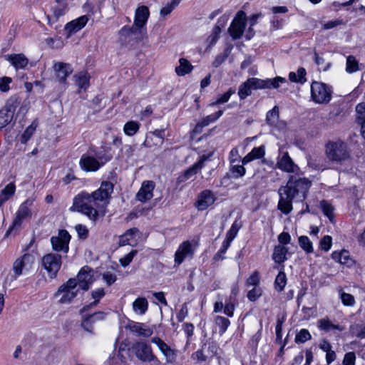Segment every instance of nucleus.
Returning a JSON list of instances; mask_svg holds the SVG:
<instances>
[{
	"mask_svg": "<svg viewBox=\"0 0 365 365\" xmlns=\"http://www.w3.org/2000/svg\"><path fill=\"white\" fill-rule=\"evenodd\" d=\"M113 190L112 182H103L100 187L91 194L82 192L76 196L71 210L84 214L95 222L98 220L100 210L108 203V200Z\"/></svg>",
	"mask_w": 365,
	"mask_h": 365,
	"instance_id": "1",
	"label": "nucleus"
},
{
	"mask_svg": "<svg viewBox=\"0 0 365 365\" xmlns=\"http://www.w3.org/2000/svg\"><path fill=\"white\" fill-rule=\"evenodd\" d=\"M311 184V181L305 178L291 175L286 185L281 186L278 190V209L285 215L290 213L294 202H300L306 198Z\"/></svg>",
	"mask_w": 365,
	"mask_h": 365,
	"instance_id": "2",
	"label": "nucleus"
},
{
	"mask_svg": "<svg viewBox=\"0 0 365 365\" xmlns=\"http://www.w3.org/2000/svg\"><path fill=\"white\" fill-rule=\"evenodd\" d=\"M326 155L329 160L336 163L347 160L351 157L346 143L340 139L327 143Z\"/></svg>",
	"mask_w": 365,
	"mask_h": 365,
	"instance_id": "3",
	"label": "nucleus"
},
{
	"mask_svg": "<svg viewBox=\"0 0 365 365\" xmlns=\"http://www.w3.org/2000/svg\"><path fill=\"white\" fill-rule=\"evenodd\" d=\"M33 200L27 199L25 202L21 204L16 213V216L11 225L6 231V237L9 235L14 229L19 227L24 220L31 217L32 213L30 207L33 205Z\"/></svg>",
	"mask_w": 365,
	"mask_h": 365,
	"instance_id": "4",
	"label": "nucleus"
},
{
	"mask_svg": "<svg viewBox=\"0 0 365 365\" xmlns=\"http://www.w3.org/2000/svg\"><path fill=\"white\" fill-rule=\"evenodd\" d=\"M146 34V29H142L133 23L132 26H124L118 32L119 39L121 42L129 43L133 40L139 41Z\"/></svg>",
	"mask_w": 365,
	"mask_h": 365,
	"instance_id": "5",
	"label": "nucleus"
},
{
	"mask_svg": "<svg viewBox=\"0 0 365 365\" xmlns=\"http://www.w3.org/2000/svg\"><path fill=\"white\" fill-rule=\"evenodd\" d=\"M311 95L314 102L327 103L331 100V91L325 83L314 81L311 86Z\"/></svg>",
	"mask_w": 365,
	"mask_h": 365,
	"instance_id": "6",
	"label": "nucleus"
},
{
	"mask_svg": "<svg viewBox=\"0 0 365 365\" xmlns=\"http://www.w3.org/2000/svg\"><path fill=\"white\" fill-rule=\"evenodd\" d=\"M135 356L143 362H159L158 358L153 352L151 346L145 341H137L132 346Z\"/></svg>",
	"mask_w": 365,
	"mask_h": 365,
	"instance_id": "7",
	"label": "nucleus"
},
{
	"mask_svg": "<svg viewBox=\"0 0 365 365\" xmlns=\"http://www.w3.org/2000/svg\"><path fill=\"white\" fill-rule=\"evenodd\" d=\"M76 278L69 279L66 283L59 287L56 295L62 294L59 299L61 304H68L76 297L78 289Z\"/></svg>",
	"mask_w": 365,
	"mask_h": 365,
	"instance_id": "8",
	"label": "nucleus"
},
{
	"mask_svg": "<svg viewBox=\"0 0 365 365\" xmlns=\"http://www.w3.org/2000/svg\"><path fill=\"white\" fill-rule=\"evenodd\" d=\"M247 23L246 14L243 11H239L236 14L228 29V33L232 38L236 40L242 37L244 34Z\"/></svg>",
	"mask_w": 365,
	"mask_h": 365,
	"instance_id": "9",
	"label": "nucleus"
},
{
	"mask_svg": "<svg viewBox=\"0 0 365 365\" xmlns=\"http://www.w3.org/2000/svg\"><path fill=\"white\" fill-rule=\"evenodd\" d=\"M41 262L50 277L53 278L56 277L61 269L62 264L61 256L56 253H48L42 257Z\"/></svg>",
	"mask_w": 365,
	"mask_h": 365,
	"instance_id": "10",
	"label": "nucleus"
},
{
	"mask_svg": "<svg viewBox=\"0 0 365 365\" xmlns=\"http://www.w3.org/2000/svg\"><path fill=\"white\" fill-rule=\"evenodd\" d=\"M71 240V235L66 230H61L57 236H53L51 238V243L53 250L56 252H63L66 254L68 252V244Z\"/></svg>",
	"mask_w": 365,
	"mask_h": 365,
	"instance_id": "11",
	"label": "nucleus"
},
{
	"mask_svg": "<svg viewBox=\"0 0 365 365\" xmlns=\"http://www.w3.org/2000/svg\"><path fill=\"white\" fill-rule=\"evenodd\" d=\"M210 155H203L200 157V160L194 163L192 166L185 170L181 175H180L177 180L176 183L180 185L182 182H184L190 179H191L193 176H195L199 171L201 170L202 168L205 166V162L208 160Z\"/></svg>",
	"mask_w": 365,
	"mask_h": 365,
	"instance_id": "12",
	"label": "nucleus"
},
{
	"mask_svg": "<svg viewBox=\"0 0 365 365\" xmlns=\"http://www.w3.org/2000/svg\"><path fill=\"white\" fill-rule=\"evenodd\" d=\"M34 262V257L32 255L26 253L21 257L17 258L13 264V271L14 272L16 279L23 274L24 270H29Z\"/></svg>",
	"mask_w": 365,
	"mask_h": 365,
	"instance_id": "13",
	"label": "nucleus"
},
{
	"mask_svg": "<svg viewBox=\"0 0 365 365\" xmlns=\"http://www.w3.org/2000/svg\"><path fill=\"white\" fill-rule=\"evenodd\" d=\"M151 342L158 346L160 351L165 357L167 363L173 364L175 362L178 355V351L176 349H172L159 337L152 338Z\"/></svg>",
	"mask_w": 365,
	"mask_h": 365,
	"instance_id": "14",
	"label": "nucleus"
},
{
	"mask_svg": "<svg viewBox=\"0 0 365 365\" xmlns=\"http://www.w3.org/2000/svg\"><path fill=\"white\" fill-rule=\"evenodd\" d=\"M77 285L84 291H87L93 282V270L88 266L83 267L77 275Z\"/></svg>",
	"mask_w": 365,
	"mask_h": 365,
	"instance_id": "15",
	"label": "nucleus"
},
{
	"mask_svg": "<svg viewBox=\"0 0 365 365\" xmlns=\"http://www.w3.org/2000/svg\"><path fill=\"white\" fill-rule=\"evenodd\" d=\"M53 68L60 83H66L67 77L73 72L71 65L63 62H55Z\"/></svg>",
	"mask_w": 365,
	"mask_h": 365,
	"instance_id": "16",
	"label": "nucleus"
},
{
	"mask_svg": "<svg viewBox=\"0 0 365 365\" xmlns=\"http://www.w3.org/2000/svg\"><path fill=\"white\" fill-rule=\"evenodd\" d=\"M215 201L213 193L210 190H205L199 193L195 207L198 210L203 211L212 205Z\"/></svg>",
	"mask_w": 365,
	"mask_h": 365,
	"instance_id": "17",
	"label": "nucleus"
},
{
	"mask_svg": "<svg viewBox=\"0 0 365 365\" xmlns=\"http://www.w3.org/2000/svg\"><path fill=\"white\" fill-rule=\"evenodd\" d=\"M194 250L190 241H185L179 246L175 254V262L180 264L186 257H192Z\"/></svg>",
	"mask_w": 365,
	"mask_h": 365,
	"instance_id": "18",
	"label": "nucleus"
},
{
	"mask_svg": "<svg viewBox=\"0 0 365 365\" xmlns=\"http://www.w3.org/2000/svg\"><path fill=\"white\" fill-rule=\"evenodd\" d=\"M154 188V182L151 180L144 181L142 183L141 187L136 194V199L142 202H147L153 197Z\"/></svg>",
	"mask_w": 365,
	"mask_h": 365,
	"instance_id": "19",
	"label": "nucleus"
},
{
	"mask_svg": "<svg viewBox=\"0 0 365 365\" xmlns=\"http://www.w3.org/2000/svg\"><path fill=\"white\" fill-rule=\"evenodd\" d=\"M53 17L47 16L48 24L52 25L58 19L65 15L68 11V4L64 0L56 1L54 5L52 6Z\"/></svg>",
	"mask_w": 365,
	"mask_h": 365,
	"instance_id": "20",
	"label": "nucleus"
},
{
	"mask_svg": "<svg viewBox=\"0 0 365 365\" xmlns=\"http://www.w3.org/2000/svg\"><path fill=\"white\" fill-rule=\"evenodd\" d=\"M88 21L87 16L83 15L81 17L71 21L65 26V31L66 32L67 38L71 36L73 34H76L81 29H83Z\"/></svg>",
	"mask_w": 365,
	"mask_h": 365,
	"instance_id": "21",
	"label": "nucleus"
},
{
	"mask_svg": "<svg viewBox=\"0 0 365 365\" xmlns=\"http://www.w3.org/2000/svg\"><path fill=\"white\" fill-rule=\"evenodd\" d=\"M150 16V11L146 6H138L135 13L134 24L136 26L145 29V26Z\"/></svg>",
	"mask_w": 365,
	"mask_h": 365,
	"instance_id": "22",
	"label": "nucleus"
},
{
	"mask_svg": "<svg viewBox=\"0 0 365 365\" xmlns=\"http://www.w3.org/2000/svg\"><path fill=\"white\" fill-rule=\"evenodd\" d=\"M79 163L81 169L86 172L96 171L101 167V164L96 158L86 155H82Z\"/></svg>",
	"mask_w": 365,
	"mask_h": 365,
	"instance_id": "23",
	"label": "nucleus"
},
{
	"mask_svg": "<svg viewBox=\"0 0 365 365\" xmlns=\"http://www.w3.org/2000/svg\"><path fill=\"white\" fill-rule=\"evenodd\" d=\"M105 317V313L103 312H95L92 314H90L87 317L83 318L81 321V327L87 332L90 334H93V324L96 320L103 319Z\"/></svg>",
	"mask_w": 365,
	"mask_h": 365,
	"instance_id": "24",
	"label": "nucleus"
},
{
	"mask_svg": "<svg viewBox=\"0 0 365 365\" xmlns=\"http://www.w3.org/2000/svg\"><path fill=\"white\" fill-rule=\"evenodd\" d=\"M277 166L287 173H295L298 170V166L294 164L288 153H284L282 158L278 160Z\"/></svg>",
	"mask_w": 365,
	"mask_h": 365,
	"instance_id": "25",
	"label": "nucleus"
},
{
	"mask_svg": "<svg viewBox=\"0 0 365 365\" xmlns=\"http://www.w3.org/2000/svg\"><path fill=\"white\" fill-rule=\"evenodd\" d=\"M6 58L16 70L25 68L29 63V59L23 53L10 54Z\"/></svg>",
	"mask_w": 365,
	"mask_h": 365,
	"instance_id": "26",
	"label": "nucleus"
},
{
	"mask_svg": "<svg viewBox=\"0 0 365 365\" xmlns=\"http://www.w3.org/2000/svg\"><path fill=\"white\" fill-rule=\"evenodd\" d=\"M265 155V148L264 145H261L259 147L254 148L251 152H250L247 155H245L242 160V163L243 165H246L248 163L256 160L260 159L264 157Z\"/></svg>",
	"mask_w": 365,
	"mask_h": 365,
	"instance_id": "27",
	"label": "nucleus"
},
{
	"mask_svg": "<svg viewBox=\"0 0 365 365\" xmlns=\"http://www.w3.org/2000/svg\"><path fill=\"white\" fill-rule=\"evenodd\" d=\"M356 122L361 126V133L365 138V102L359 103L356 106Z\"/></svg>",
	"mask_w": 365,
	"mask_h": 365,
	"instance_id": "28",
	"label": "nucleus"
},
{
	"mask_svg": "<svg viewBox=\"0 0 365 365\" xmlns=\"http://www.w3.org/2000/svg\"><path fill=\"white\" fill-rule=\"evenodd\" d=\"M222 113L223 111L220 110L214 114L206 116L195 125L194 131L196 133L200 132L202 128L207 126L210 125V123L217 120L222 115Z\"/></svg>",
	"mask_w": 365,
	"mask_h": 365,
	"instance_id": "29",
	"label": "nucleus"
},
{
	"mask_svg": "<svg viewBox=\"0 0 365 365\" xmlns=\"http://www.w3.org/2000/svg\"><path fill=\"white\" fill-rule=\"evenodd\" d=\"M135 313L143 315L148 309V302L145 297L137 298L132 304Z\"/></svg>",
	"mask_w": 365,
	"mask_h": 365,
	"instance_id": "30",
	"label": "nucleus"
},
{
	"mask_svg": "<svg viewBox=\"0 0 365 365\" xmlns=\"http://www.w3.org/2000/svg\"><path fill=\"white\" fill-rule=\"evenodd\" d=\"M179 63L180 65L175 67V69L176 74L179 76H184L186 74L190 73L193 69V66L186 58H180Z\"/></svg>",
	"mask_w": 365,
	"mask_h": 365,
	"instance_id": "31",
	"label": "nucleus"
},
{
	"mask_svg": "<svg viewBox=\"0 0 365 365\" xmlns=\"http://www.w3.org/2000/svg\"><path fill=\"white\" fill-rule=\"evenodd\" d=\"M140 232L139 230L136 227L130 228L125 231V232L120 236L118 245L119 246H125L130 245V241L134 239L135 236Z\"/></svg>",
	"mask_w": 365,
	"mask_h": 365,
	"instance_id": "32",
	"label": "nucleus"
},
{
	"mask_svg": "<svg viewBox=\"0 0 365 365\" xmlns=\"http://www.w3.org/2000/svg\"><path fill=\"white\" fill-rule=\"evenodd\" d=\"M288 249L284 246L277 245L274 247L272 254V259L276 263L281 264L287 260Z\"/></svg>",
	"mask_w": 365,
	"mask_h": 365,
	"instance_id": "33",
	"label": "nucleus"
},
{
	"mask_svg": "<svg viewBox=\"0 0 365 365\" xmlns=\"http://www.w3.org/2000/svg\"><path fill=\"white\" fill-rule=\"evenodd\" d=\"M317 327L321 330L330 331L331 330L342 331L344 328L338 324H334L328 318H323L317 322Z\"/></svg>",
	"mask_w": 365,
	"mask_h": 365,
	"instance_id": "34",
	"label": "nucleus"
},
{
	"mask_svg": "<svg viewBox=\"0 0 365 365\" xmlns=\"http://www.w3.org/2000/svg\"><path fill=\"white\" fill-rule=\"evenodd\" d=\"M130 329L132 332L143 337H149L153 334V330L151 329L146 328L140 323H134L133 325H130Z\"/></svg>",
	"mask_w": 365,
	"mask_h": 365,
	"instance_id": "35",
	"label": "nucleus"
},
{
	"mask_svg": "<svg viewBox=\"0 0 365 365\" xmlns=\"http://www.w3.org/2000/svg\"><path fill=\"white\" fill-rule=\"evenodd\" d=\"M21 104V98L14 95L11 96L7 101L6 103L3 108L4 110L14 115V112L18 106Z\"/></svg>",
	"mask_w": 365,
	"mask_h": 365,
	"instance_id": "36",
	"label": "nucleus"
},
{
	"mask_svg": "<svg viewBox=\"0 0 365 365\" xmlns=\"http://www.w3.org/2000/svg\"><path fill=\"white\" fill-rule=\"evenodd\" d=\"M279 118V110L278 106L274 108L267 113L266 123L270 126H275Z\"/></svg>",
	"mask_w": 365,
	"mask_h": 365,
	"instance_id": "37",
	"label": "nucleus"
},
{
	"mask_svg": "<svg viewBox=\"0 0 365 365\" xmlns=\"http://www.w3.org/2000/svg\"><path fill=\"white\" fill-rule=\"evenodd\" d=\"M75 83L81 89H86L89 86V76L86 73H80L74 76Z\"/></svg>",
	"mask_w": 365,
	"mask_h": 365,
	"instance_id": "38",
	"label": "nucleus"
},
{
	"mask_svg": "<svg viewBox=\"0 0 365 365\" xmlns=\"http://www.w3.org/2000/svg\"><path fill=\"white\" fill-rule=\"evenodd\" d=\"M140 128V123L137 121L130 120L127 122L123 127V131L128 136L134 135Z\"/></svg>",
	"mask_w": 365,
	"mask_h": 365,
	"instance_id": "39",
	"label": "nucleus"
},
{
	"mask_svg": "<svg viewBox=\"0 0 365 365\" xmlns=\"http://www.w3.org/2000/svg\"><path fill=\"white\" fill-rule=\"evenodd\" d=\"M232 49V46H229L226 48H225V50L223 51V52L222 53L217 55L215 57L214 61L212 62V66L215 68L219 67L230 56V54L231 53Z\"/></svg>",
	"mask_w": 365,
	"mask_h": 365,
	"instance_id": "40",
	"label": "nucleus"
},
{
	"mask_svg": "<svg viewBox=\"0 0 365 365\" xmlns=\"http://www.w3.org/2000/svg\"><path fill=\"white\" fill-rule=\"evenodd\" d=\"M287 284V277L283 271H280L277 275L274 281L275 289L281 292L284 290Z\"/></svg>",
	"mask_w": 365,
	"mask_h": 365,
	"instance_id": "41",
	"label": "nucleus"
},
{
	"mask_svg": "<svg viewBox=\"0 0 365 365\" xmlns=\"http://www.w3.org/2000/svg\"><path fill=\"white\" fill-rule=\"evenodd\" d=\"M215 323L220 328L219 333L220 335H222L227 331L230 324V320L222 316H217L215 319Z\"/></svg>",
	"mask_w": 365,
	"mask_h": 365,
	"instance_id": "42",
	"label": "nucleus"
},
{
	"mask_svg": "<svg viewBox=\"0 0 365 365\" xmlns=\"http://www.w3.org/2000/svg\"><path fill=\"white\" fill-rule=\"evenodd\" d=\"M300 247L307 253H312L314 251L312 242L307 236H300L298 239Z\"/></svg>",
	"mask_w": 365,
	"mask_h": 365,
	"instance_id": "43",
	"label": "nucleus"
},
{
	"mask_svg": "<svg viewBox=\"0 0 365 365\" xmlns=\"http://www.w3.org/2000/svg\"><path fill=\"white\" fill-rule=\"evenodd\" d=\"M14 115L4 108L0 110V128H3L11 123Z\"/></svg>",
	"mask_w": 365,
	"mask_h": 365,
	"instance_id": "44",
	"label": "nucleus"
},
{
	"mask_svg": "<svg viewBox=\"0 0 365 365\" xmlns=\"http://www.w3.org/2000/svg\"><path fill=\"white\" fill-rule=\"evenodd\" d=\"M252 86L248 83V80L241 84L239 87L238 95L241 100L245 99L247 96L252 93Z\"/></svg>",
	"mask_w": 365,
	"mask_h": 365,
	"instance_id": "45",
	"label": "nucleus"
},
{
	"mask_svg": "<svg viewBox=\"0 0 365 365\" xmlns=\"http://www.w3.org/2000/svg\"><path fill=\"white\" fill-rule=\"evenodd\" d=\"M359 70V62L354 56H349L346 58V71L349 73Z\"/></svg>",
	"mask_w": 365,
	"mask_h": 365,
	"instance_id": "46",
	"label": "nucleus"
},
{
	"mask_svg": "<svg viewBox=\"0 0 365 365\" xmlns=\"http://www.w3.org/2000/svg\"><path fill=\"white\" fill-rule=\"evenodd\" d=\"M320 206L324 215H326L329 219V220L332 222V220L334 218L333 206L326 200L321 201Z\"/></svg>",
	"mask_w": 365,
	"mask_h": 365,
	"instance_id": "47",
	"label": "nucleus"
},
{
	"mask_svg": "<svg viewBox=\"0 0 365 365\" xmlns=\"http://www.w3.org/2000/svg\"><path fill=\"white\" fill-rule=\"evenodd\" d=\"M235 89L230 88H229V90L225 92V93H223L222 95L221 96H219L216 101L211 103L210 105L213 106H216V105H218V104H222V103H225L226 102H227L230 98V96L235 93Z\"/></svg>",
	"mask_w": 365,
	"mask_h": 365,
	"instance_id": "48",
	"label": "nucleus"
},
{
	"mask_svg": "<svg viewBox=\"0 0 365 365\" xmlns=\"http://www.w3.org/2000/svg\"><path fill=\"white\" fill-rule=\"evenodd\" d=\"M247 80L254 90L267 88V79L262 80L257 78H250Z\"/></svg>",
	"mask_w": 365,
	"mask_h": 365,
	"instance_id": "49",
	"label": "nucleus"
},
{
	"mask_svg": "<svg viewBox=\"0 0 365 365\" xmlns=\"http://www.w3.org/2000/svg\"><path fill=\"white\" fill-rule=\"evenodd\" d=\"M312 336L309 331L306 329H302L295 336L294 341L296 343H304L308 340H310Z\"/></svg>",
	"mask_w": 365,
	"mask_h": 365,
	"instance_id": "50",
	"label": "nucleus"
},
{
	"mask_svg": "<svg viewBox=\"0 0 365 365\" xmlns=\"http://www.w3.org/2000/svg\"><path fill=\"white\" fill-rule=\"evenodd\" d=\"M37 127V125L35 124L34 122L31 123L24 132L21 137V142L22 143H26L27 141L31 138L32 135L34 134V131L36 130V128Z\"/></svg>",
	"mask_w": 365,
	"mask_h": 365,
	"instance_id": "51",
	"label": "nucleus"
},
{
	"mask_svg": "<svg viewBox=\"0 0 365 365\" xmlns=\"http://www.w3.org/2000/svg\"><path fill=\"white\" fill-rule=\"evenodd\" d=\"M230 172L232 178H238L245 175L246 170L243 164L242 165H232Z\"/></svg>",
	"mask_w": 365,
	"mask_h": 365,
	"instance_id": "52",
	"label": "nucleus"
},
{
	"mask_svg": "<svg viewBox=\"0 0 365 365\" xmlns=\"http://www.w3.org/2000/svg\"><path fill=\"white\" fill-rule=\"evenodd\" d=\"M350 330L357 338H359V339L365 338V325L355 324L350 327Z\"/></svg>",
	"mask_w": 365,
	"mask_h": 365,
	"instance_id": "53",
	"label": "nucleus"
},
{
	"mask_svg": "<svg viewBox=\"0 0 365 365\" xmlns=\"http://www.w3.org/2000/svg\"><path fill=\"white\" fill-rule=\"evenodd\" d=\"M180 0H173L170 4H168L165 6L163 7L160 10V15L165 16L170 14L172 11L179 4Z\"/></svg>",
	"mask_w": 365,
	"mask_h": 365,
	"instance_id": "54",
	"label": "nucleus"
},
{
	"mask_svg": "<svg viewBox=\"0 0 365 365\" xmlns=\"http://www.w3.org/2000/svg\"><path fill=\"white\" fill-rule=\"evenodd\" d=\"M230 243L231 242L226 240L223 241L221 248L214 256L215 260H222L223 259H225L224 255L225 254L227 250L230 247Z\"/></svg>",
	"mask_w": 365,
	"mask_h": 365,
	"instance_id": "55",
	"label": "nucleus"
},
{
	"mask_svg": "<svg viewBox=\"0 0 365 365\" xmlns=\"http://www.w3.org/2000/svg\"><path fill=\"white\" fill-rule=\"evenodd\" d=\"M332 244V238L329 235L324 236L319 242V247L322 250L327 252L330 250Z\"/></svg>",
	"mask_w": 365,
	"mask_h": 365,
	"instance_id": "56",
	"label": "nucleus"
},
{
	"mask_svg": "<svg viewBox=\"0 0 365 365\" xmlns=\"http://www.w3.org/2000/svg\"><path fill=\"white\" fill-rule=\"evenodd\" d=\"M286 79L284 78L277 76L274 78H267V88H277L279 86L280 83H284Z\"/></svg>",
	"mask_w": 365,
	"mask_h": 365,
	"instance_id": "57",
	"label": "nucleus"
},
{
	"mask_svg": "<svg viewBox=\"0 0 365 365\" xmlns=\"http://www.w3.org/2000/svg\"><path fill=\"white\" fill-rule=\"evenodd\" d=\"M239 229H240V225L237 223V222H235L232 225L229 231L227 232L225 240L229 241L230 242H231L236 237V235L239 231Z\"/></svg>",
	"mask_w": 365,
	"mask_h": 365,
	"instance_id": "58",
	"label": "nucleus"
},
{
	"mask_svg": "<svg viewBox=\"0 0 365 365\" xmlns=\"http://www.w3.org/2000/svg\"><path fill=\"white\" fill-rule=\"evenodd\" d=\"M96 159L100 162L101 166L110 161L112 155L106 151H98L96 153Z\"/></svg>",
	"mask_w": 365,
	"mask_h": 365,
	"instance_id": "59",
	"label": "nucleus"
},
{
	"mask_svg": "<svg viewBox=\"0 0 365 365\" xmlns=\"http://www.w3.org/2000/svg\"><path fill=\"white\" fill-rule=\"evenodd\" d=\"M136 250H131L128 254L120 258L119 262L123 267L128 266L133 260V257L137 255Z\"/></svg>",
	"mask_w": 365,
	"mask_h": 365,
	"instance_id": "60",
	"label": "nucleus"
},
{
	"mask_svg": "<svg viewBox=\"0 0 365 365\" xmlns=\"http://www.w3.org/2000/svg\"><path fill=\"white\" fill-rule=\"evenodd\" d=\"M341 299L346 306H353L355 303L354 297L351 294L342 292L341 294Z\"/></svg>",
	"mask_w": 365,
	"mask_h": 365,
	"instance_id": "61",
	"label": "nucleus"
},
{
	"mask_svg": "<svg viewBox=\"0 0 365 365\" xmlns=\"http://www.w3.org/2000/svg\"><path fill=\"white\" fill-rule=\"evenodd\" d=\"M262 295V289L259 287H255L248 292L247 298L251 302L256 301Z\"/></svg>",
	"mask_w": 365,
	"mask_h": 365,
	"instance_id": "62",
	"label": "nucleus"
},
{
	"mask_svg": "<svg viewBox=\"0 0 365 365\" xmlns=\"http://www.w3.org/2000/svg\"><path fill=\"white\" fill-rule=\"evenodd\" d=\"M12 80L10 77H1L0 78V91L1 92H7L9 89V84L11 83Z\"/></svg>",
	"mask_w": 365,
	"mask_h": 365,
	"instance_id": "63",
	"label": "nucleus"
},
{
	"mask_svg": "<svg viewBox=\"0 0 365 365\" xmlns=\"http://www.w3.org/2000/svg\"><path fill=\"white\" fill-rule=\"evenodd\" d=\"M356 355L353 351L348 352L345 354L343 365H355Z\"/></svg>",
	"mask_w": 365,
	"mask_h": 365,
	"instance_id": "64",
	"label": "nucleus"
}]
</instances>
